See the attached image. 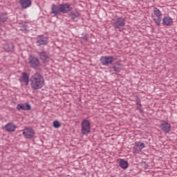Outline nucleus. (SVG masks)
Returning a JSON list of instances; mask_svg holds the SVG:
<instances>
[{"label": "nucleus", "mask_w": 177, "mask_h": 177, "mask_svg": "<svg viewBox=\"0 0 177 177\" xmlns=\"http://www.w3.org/2000/svg\"><path fill=\"white\" fill-rule=\"evenodd\" d=\"M136 104L137 106V109H139L140 113H143V111L142 110V104H140V98L139 97H136Z\"/></svg>", "instance_id": "obj_20"}, {"label": "nucleus", "mask_w": 177, "mask_h": 177, "mask_svg": "<svg viewBox=\"0 0 177 177\" xmlns=\"http://www.w3.org/2000/svg\"><path fill=\"white\" fill-rule=\"evenodd\" d=\"M152 19L156 23V26H160L161 24V21L162 20V13L160 9L157 8H153V14H152Z\"/></svg>", "instance_id": "obj_2"}, {"label": "nucleus", "mask_w": 177, "mask_h": 177, "mask_svg": "<svg viewBox=\"0 0 177 177\" xmlns=\"http://www.w3.org/2000/svg\"><path fill=\"white\" fill-rule=\"evenodd\" d=\"M82 135H88L91 133V122L88 120H83L82 123Z\"/></svg>", "instance_id": "obj_3"}, {"label": "nucleus", "mask_w": 177, "mask_h": 177, "mask_svg": "<svg viewBox=\"0 0 177 177\" xmlns=\"http://www.w3.org/2000/svg\"><path fill=\"white\" fill-rule=\"evenodd\" d=\"M160 128L165 133H168L171 131V124L167 122H163L160 124Z\"/></svg>", "instance_id": "obj_12"}, {"label": "nucleus", "mask_w": 177, "mask_h": 177, "mask_svg": "<svg viewBox=\"0 0 177 177\" xmlns=\"http://www.w3.org/2000/svg\"><path fill=\"white\" fill-rule=\"evenodd\" d=\"M40 59L43 63H48L49 60H50V55L49 54V52L43 50L41 52L37 53Z\"/></svg>", "instance_id": "obj_7"}, {"label": "nucleus", "mask_w": 177, "mask_h": 177, "mask_svg": "<svg viewBox=\"0 0 177 177\" xmlns=\"http://www.w3.org/2000/svg\"><path fill=\"white\" fill-rule=\"evenodd\" d=\"M113 71H115V73H120L121 72V68L118 66H113Z\"/></svg>", "instance_id": "obj_24"}, {"label": "nucleus", "mask_w": 177, "mask_h": 177, "mask_svg": "<svg viewBox=\"0 0 177 177\" xmlns=\"http://www.w3.org/2000/svg\"><path fill=\"white\" fill-rule=\"evenodd\" d=\"M84 41H88V37L86 36H84Z\"/></svg>", "instance_id": "obj_25"}, {"label": "nucleus", "mask_w": 177, "mask_h": 177, "mask_svg": "<svg viewBox=\"0 0 177 177\" xmlns=\"http://www.w3.org/2000/svg\"><path fill=\"white\" fill-rule=\"evenodd\" d=\"M19 3L22 9H27L31 6V0H19Z\"/></svg>", "instance_id": "obj_14"}, {"label": "nucleus", "mask_w": 177, "mask_h": 177, "mask_svg": "<svg viewBox=\"0 0 177 177\" xmlns=\"http://www.w3.org/2000/svg\"><path fill=\"white\" fill-rule=\"evenodd\" d=\"M23 135L25 136L26 139H32L34 135H35V131L31 128H27L24 129Z\"/></svg>", "instance_id": "obj_9"}, {"label": "nucleus", "mask_w": 177, "mask_h": 177, "mask_svg": "<svg viewBox=\"0 0 177 177\" xmlns=\"http://www.w3.org/2000/svg\"><path fill=\"white\" fill-rule=\"evenodd\" d=\"M149 167V165H145V169H147Z\"/></svg>", "instance_id": "obj_26"}, {"label": "nucleus", "mask_w": 177, "mask_h": 177, "mask_svg": "<svg viewBox=\"0 0 177 177\" xmlns=\"http://www.w3.org/2000/svg\"><path fill=\"white\" fill-rule=\"evenodd\" d=\"M114 60H115V58L113 56H102L100 59V63L102 66L113 64V63H114Z\"/></svg>", "instance_id": "obj_5"}, {"label": "nucleus", "mask_w": 177, "mask_h": 177, "mask_svg": "<svg viewBox=\"0 0 177 177\" xmlns=\"http://www.w3.org/2000/svg\"><path fill=\"white\" fill-rule=\"evenodd\" d=\"M8 21V15L6 13L0 14V25Z\"/></svg>", "instance_id": "obj_19"}, {"label": "nucleus", "mask_w": 177, "mask_h": 177, "mask_svg": "<svg viewBox=\"0 0 177 177\" xmlns=\"http://www.w3.org/2000/svg\"><path fill=\"white\" fill-rule=\"evenodd\" d=\"M62 13L60 10V6L53 4L51 8V14L54 16H59Z\"/></svg>", "instance_id": "obj_13"}, {"label": "nucleus", "mask_w": 177, "mask_h": 177, "mask_svg": "<svg viewBox=\"0 0 177 177\" xmlns=\"http://www.w3.org/2000/svg\"><path fill=\"white\" fill-rule=\"evenodd\" d=\"M136 147H140V150H142V149H145V143L143 142H136Z\"/></svg>", "instance_id": "obj_21"}, {"label": "nucleus", "mask_w": 177, "mask_h": 177, "mask_svg": "<svg viewBox=\"0 0 177 177\" xmlns=\"http://www.w3.org/2000/svg\"><path fill=\"white\" fill-rule=\"evenodd\" d=\"M36 45L37 46H46L48 45V37L44 36V35H38L36 37Z\"/></svg>", "instance_id": "obj_6"}, {"label": "nucleus", "mask_w": 177, "mask_h": 177, "mask_svg": "<svg viewBox=\"0 0 177 177\" xmlns=\"http://www.w3.org/2000/svg\"><path fill=\"white\" fill-rule=\"evenodd\" d=\"M70 17H71V19H77V17H78V12H71L70 13Z\"/></svg>", "instance_id": "obj_23"}, {"label": "nucleus", "mask_w": 177, "mask_h": 177, "mask_svg": "<svg viewBox=\"0 0 177 177\" xmlns=\"http://www.w3.org/2000/svg\"><path fill=\"white\" fill-rule=\"evenodd\" d=\"M53 127L54 128H60L62 127V124H60V122L58 120H55L53 122Z\"/></svg>", "instance_id": "obj_22"}, {"label": "nucleus", "mask_w": 177, "mask_h": 177, "mask_svg": "<svg viewBox=\"0 0 177 177\" xmlns=\"http://www.w3.org/2000/svg\"><path fill=\"white\" fill-rule=\"evenodd\" d=\"M5 129L7 132H15L16 131V125L13 122H10L5 125Z\"/></svg>", "instance_id": "obj_15"}, {"label": "nucleus", "mask_w": 177, "mask_h": 177, "mask_svg": "<svg viewBox=\"0 0 177 177\" xmlns=\"http://www.w3.org/2000/svg\"><path fill=\"white\" fill-rule=\"evenodd\" d=\"M1 177V176H0Z\"/></svg>", "instance_id": "obj_27"}, {"label": "nucleus", "mask_w": 177, "mask_h": 177, "mask_svg": "<svg viewBox=\"0 0 177 177\" xmlns=\"http://www.w3.org/2000/svg\"><path fill=\"white\" fill-rule=\"evenodd\" d=\"M17 109L19 111H20V110L28 111V110H31V105H30V104H28V103L19 104L17 105Z\"/></svg>", "instance_id": "obj_11"}, {"label": "nucleus", "mask_w": 177, "mask_h": 177, "mask_svg": "<svg viewBox=\"0 0 177 177\" xmlns=\"http://www.w3.org/2000/svg\"><path fill=\"white\" fill-rule=\"evenodd\" d=\"M29 82H30V88L33 91H38V89H41V88L45 86V78L39 72L33 74L30 78L28 73L26 72L22 73V76L19 78V82L22 84H24L27 86Z\"/></svg>", "instance_id": "obj_1"}, {"label": "nucleus", "mask_w": 177, "mask_h": 177, "mask_svg": "<svg viewBox=\"0 0 177 177\" xmlns=\"http://www.w3.org/2000/svg\"><path fill=\"white\" fill-rule=\"evenodd\" d=\"M129 164L128 163V161L124 160V159H120L119 160V167H122V169H127L128 168Z\"/></svg>", "instance_id": "obj_18"}, {"label": "nucleus", "mask_w": 177, "mask_h": 177, "mask_svg": "<svg viewBox=\"0 0 177 177\" xmlns=\"http://www.w3.org/2000/svg\"><path fill=\"white\" fill-rule=\"evenodd\" d=\"M113 26L115 30H117V28H121V27H124V26H125V19L122 17L117 18L114 20Z\"/></svg>", "instance_id": "obj_8"}, {"label": "nucleus", "mask_w": 177, "mask_h": 177, "mask_svg": "<svg viewBox=\"0 0 177 177\" xmlns=\"http://www.w3.org/2000/svg\"><path fill=\"white\" fill-rule=\"evenodd\" d=\"M29 65L31 68H34V70H37L39 66H41V62H39V59L37 57H34L30 55L28 58Z\"/></svg>", "instance_id": "obj_4"}, {"label": "nucleus", "mask_w": 177, "mask_h": 177, "mask_svg": "<svg viewBox=\"0 0 177 177\" xmlns=\"http://www.w3.org/2000/svg\"><path fill=\"white\" fill-rule=\"evenodd\" d=\"M173 20L171 17H165L162 19V25L163 26H172Z\"/></svg>", "instance_id": "obj_16"}, {"label": "nucleus", "mask_w": 177, "mask_h": 177, "mask_svg": "<svg viewBox=\"0 0 177 177\" xmlns=\"http://www.w3.org/2000/svg\"><path fill=\"white\" fill-rule=\"evenodd\" d=\"M4 49L6 52H13L15 50V46L12 43H7L4 45Z\"/></svg>", "instance_id": "obj_17"}, {"label": "nucleus", "mask_w": 177, "mask_h": 177, "mask_svg": "<svg viewBox=\"0 0 177 177\" xmlns=\"http://www.w3.org/2000/svg\"><path fill=\"white\" fill-rule=\"evenodd\" d=\"M59 8L61 13H68V12H71V7L68 3L60 4Z\"/></svg>", "instance_id": "obj_10"}]
</instances>
